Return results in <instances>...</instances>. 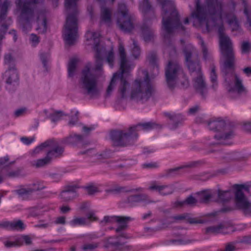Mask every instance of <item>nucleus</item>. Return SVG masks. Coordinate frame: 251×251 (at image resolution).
I'll return each instance as SVG.
<instances>
[{
  "label": "nucleus",
  "mask_w": 251,
  "mask_h": 251,
  "mask_svg": "<svg viewBox=\"0 0 251 251\" xmlns=\"http://www.w3.org/2000/svg\"><path fill=\"white\" fill-rule=\"evenodd\" d=\"M230 1L231 11L228 12L224 10L223 0H204L203 4H201V0H196L195 10L191 13V17L198 20L203 33L210 32L213 27H218L220 49L224 58L222 72L225 75L228 70L234 69L235 57L231 40L224 32L223 19H226L233 31L239 28L237 18L232 12L235 4L233 0Z\"/></svg>",
  "instance_id": "obj_1"
},
{
  "label": "nucleus",
  "mask_w": 251,
  "mask_h": 251,
  "mask_svg": "<svg viewBox=\"0 0 251 251\" xmlns=\"http://www.w3.org/2000/svg\"><path fill=\"white\" fill-rule=\"evenodd\" d=\"M160 3L162 8V29L163 37L165 42L168 41L169 45V60H172L177 56V52L176 47L171 44L170 39L176 30L184 32L186 29L180 22V16L174 3L170 0H161Z\"/></svg>",
  "instance_id": "obj_2"
},
{
  "label": "nucleus",
  "mask_w": 251,
  "mask_h": 251,
  "mask_svg": "<svg viewBox=\"0 0 251 251\" xmlns=\"http://www.w3.org/2000/svg\"><path fill=\"white\" fill-rule=\"evenodd\" d=\"M120 57V72L113 74L110 82L107 87L106 93V97L110 96L116 82L118 83V92L122 99L126 97V90L129 88L130 84L126 79V77L130 75L131 65L128 62L125 48L123 46H120L119 48Z\"/></svg>",
  "instance_id": "obj_3"
},
{
  "label": "nucleus",
  "mask_w": 251,
  "mask_h": 251,
  "mask_svg": "<svg viewBox=\"0 0 251 251\" xmlns=\"http://www.w3.org/2000/svg\"><path fill=\"white\" fill-rule=\"evenodd\" d=\"M65 7L66 13L65 23L63 35L66 44L72 46L78 37V10L76 0H65Z\"/></svg>",
  "instance_id": "obj_4"
},
{
  "label": "nucleus",
  "mask_w": 251,
  "mask_h": 251,
  "mask_svg": "<svg viewBox=\"0 0 251 251\" xmlns=\"http://www.w3.org/2000/svg\"><path fill=\"white\" fill-rule=\"evenodd\" d=\"M209 129L218 133L214 135V138L219 141V144L222 145H230L231 142L228 141L233 136V132L229 130L230 128L234 126L230 122L226 123L221 118L213 119L208 123Z\"/></svg>",
  "instance_id": "obj_5"
},
{
  "label": "nucleus",
  "mask_w": 251,
  "mask_h": 251,
  "mask_svg": "<svg viewBox=\"0 0 251 251\" xmlns=\"http://www.w3.org/2000/svg\"><path fill=\"white\" fill-rule=\"evenodd\" d=\"M144 80L135 79L131 89L130 98L137 101H147L151 96L153 89L150 82L148 73L145 72Z\"/></svg>",
  "instance_id": "obj_6"
},
{
  "label": "nucleus",
  "mask_w": 251,
  "mask_h": 251,
  "mask_svg": "<svg viewBox=\"0 0 251 251\" xmlns=\"http://www.w3.org/2000/svg\"><path fill=\"white\" fill-rule=\"evenodd\" d=\"M127 228V225L121 224L115 231L118 234L108 237L103 241V247L105 249H111L112 251H130L132 249V246L126 242H122L121 238L129 239V237L125 232H120Z\"/></svg>",
  "instance_id": "obj_7"
},
{
  "label": "nucleus",
  "mask_w": 251,
  "mask_h": 251,
  "mask_svg": "<svg viewBox=\"0 0 251 251\" xmlns=\"http://www.w3.org/2000/svg\"><path fill=\"white\" fill-rule=\"evenodd\" d=\"M234 189V202L237 209L241 210L246 215H251V201L245 196L243 190L250 193V184H235L232 186Z\"/></svg>",
  "instance_id": "obj_8"
},
{
  "label": "nucleus",
  "mask_w": 251,
  "mask_h": 251,
  "mask_svg": "<svg viewBox=\"0 0 251 251\" xmlns=\"http://www.w3.org/2000/svg\"><path fill=\"white\" fill-rule=\"evenodd\" d=\"M91 66L90 62L86 64L81 72L80 81L86 94L91 98H95L99 96L100 91L97 87V77L91 72Z\"/></svg>",
  "instance_id": "obj_9"
},
{
  "label": "nucleus",
  "mask_w": 251,
  "mask_h": 251,
  "mask_svg": "<svg viewBox=\"0 0 251 251\" xmlns=\"http://www.w3.org/2000/svg\"><path fill=\"white\" fill-rule=\"evenodd\" d=\"M136 126H131L128 132H123L122 130H114L110 133V138L115 146L125 147L130 144V141L137 138L138 134L135 132Z\"/></svg>",
  "instance_id": "obj_10"
},
{
  "label": "nucleus",
  "mask_w": 251,
  "mask_h": 251,
  "mask_svg": "<svg viewBox=\"0 0 251 251\" xmlns=\"http://www.w3.org/2000/svg\"><path fill=\"white\" fill-rule=\"evenodd\" d=\"M182 71V67L176 61L169 60L165 68L166 80L168 87L172 90L176 86L178 75Z\"/></svg>",
  "instance_id": "obj_11"
},
{
  "label": "nucleus",
  "mask_w": 251,
  "mask_h": 251,
  "mask_svg": "<svg viewBox=\"0 0 251 251\" xmlns=\"http://www.w3.org/2000/svg\"><path fill=\"white\" fill-rule=\"evenodd\" d=\"M117 23L119 28L125 32H129L134 28L132 18L130 15L119 16Z\"/></svg>",
  "instance_id": "obj_12"
},
{
  "label": "nucleus",
  "mask_w": 251,
  "mask_h": 251,
  "mask_svg": "<svg viewBox=\"0 0 251 251\" xmlns=\"http://www.w3.org/2000/svg\"><path fill=\"white\" fill-rule=\"evenodd\" d=\"M197 75V77L195 78L194 87L197 93L200 94L203 98L205 99L207 93V88L203 78L202 73Z\"/></svg>",
  "instance_id": "obj_13"
},
{
  "label": "nucleus",
  "mask_w": 251,
  "mask_h": 251,
  "mask_svg": "<svg viewBox=\"0 0 251 251\" xmlns=\"http://www.w3.org/2000/svg\"><path fill=\"white\" fill-rule=\"evenodd\" d=\"M182 52L184 55L185 63L200 59L198 52L191 44L184 45Z\"/></svg>",
  "instance_id": "obj_14"
},
{
  "label": "nucleus",
  "mask_w": 251,
  "mask_h": 251,
  "mask_svg": "<svg viewBox=\"0 0 251 251\" xmlns=\"http://www.w3.org/2000/svg\"><path fill=\"white\" fill-rule=\"evenodd\" d=\"M228 92L233 94H237L238 96L247 93V90L243 86L242 80L237 75L235 76L234 86L229 89Z\"/></svg>",
  "instance_id": "obj_15"
},
{
  "label": "nucleus",
  "mask_w": 251,
  "mask_h": 251,
  "mask_svg": "<svg viewBox=\"0 0 251 251\" xmlns=\"http://www.w3.org/2000/svg\"><path fill=\"white\" fill-rule=\"evenodd\" d=\"M139 7L145 16L147 17L149 14H151L152 17H154V9L149 0H142L139 2Z\"/></svg>",
  "instance_id": "obj_16"
},
{
  "label": "nucleus",
  "mask_w": 251,
  "mask_h": 251,
  "mask_svg": "<svg viewBox=\"0 0 251 251\" xmlns=\"http://www.w3.org/2000/svg\"><path fill=\"white\" fill-rule=\"evenodd\" d=\"M34 11L29 6V3L25 2L24 3L22 11L21 16L25 23H29L30 20L33 17Z\"/></svg>",
  "instance_id": "obj_17"
},
{
  "label": "nucleus",
  "mask_w": 251,
  "mask_h": 251,
  "mask_svg": "<svg viewBox=\"0 0 251 251\" xmlns=\"http://www.w3.org/2000/svg\"><path fill=\"white\" fill-rule=\"evenodd\" d=\"M127 201L128 203L139 202L140 201H145L146 203L155 202L154 201L150 200L148 195L144 194L129 196L127 198Z\"/></svg>",
  "instance_id": "obj_18"
},
{
  "label": "nucleus",
  "mask_w": 251,
  "mask_h": 251,
  "mask_svg": "<svg viewBox=\"0 0 251 251\" xmlns=\"http://www.w3.org/2000/svg\"><path fill=\"white\" fill-rule=\"evenodd\" d=\"M198 202V198L196 199L192 195H189L183 201H176L174 203L175 207H182L185 205H187L189 207H194L196 206Z\"/></svg>",
  "instance_id": "obj_19"
},
{
  "label": "nucleus",
  "mask_w": 251,
  "mask_h": 251,
  "mask_svg": "<svg viewBox=\"0 0 251 251\" xmlns=\"http://www.w3.org/2000/svg\"><path fill=\"white\" fill-rule=\"evenodd\" d=\"M226 228L225 225L223 223H221L216 226L207 227L205 228V234L206 235L218 234L219 233L226 234V232H223V230Z\"/></svg>",
  "instance_id": "obj_20"
},
{
  "label": "nucleus",
  "mask_w": 251,
  "mask_h": 251,
  "mask_svg": "<svg viewBox=\"0 0 251 251\" xmlns=\"http://www.w3.org/2000/svg\"><path fill=\"white\" fill-rule=\"evenodd\" d=\"M185 64L191 74L195 73L196 75H198L202 73L200 59L189 61Z\"/></svg>",
  "instance_id": "obj_21"
},
{
  "label": "nucleus",
  "mask_w": 251,
  "mask_h": 251,
  "mask_svg": "<svg viewBox=\"0 0 251 251\" xmlns=\"http://www.w3.org/2000/svg\"><path fill=\"white\" fill-rule=\"evenodd\" d=\"M197 195L198 202L207 204L209 203L212 197L210 190H204L196 194Z\"/></svg>",
  "instance_id": "obj_22"
},
{
  "label": "nucleus",
  "mask_w": 251,
  "mask_h": 251,
  "mask_svg": "<svg viewBox=\"0 0 251 251\" xmlns=\"http://www.w3.org/2000/svg\"><path fill=\"white\" fill-rule=\"evenodd\" d=\"M201 164V162L200 161H194L190 163L189 164L182 166L179 167H176L173 169H169L166 171V176H169L171 175L173 173H175L177 171H179L180 169H183V168H195L200 165Z\"/></svg>",
  "instance_id": "obj_23"
},
{
  "label": "nucleus",
  "mask_w": 251,
  "mask_h": 251,
  "mask_svg": "<svg viewBox=\"0 0 251 251\" xmlns=\"http://www.w3.org/2000/svg\"><path fill=\"white\" fill-rule=\"evenodd\" d=\"M64 148L60 146H56L52 149L48 151L47 156L50 158V161L53 158H57L61 156L64 152Z\"/></svg>",
  "instance_id": "obj_24"
},
{
  "label": "nucleus",
  "mask_w": 251,
  "mask_h": 251,
  "mask_svg": "<svg viewBox=\"0 0 251 251\" xmlns=\"http://www.w3.org/2000/svg\"><path fill=\"white\" fill-rule=\"evenodd\" d=\"M173 219L176 220H182L186 219L190 224H203L204 223L203 220H197L196 218L190 217V214L189 213H184L182 215L175 216L173 217Z\"/></svg>",
  "instance_id": "obj_25"
},
{
  "label": "nucleus",
  "mask_w": 251,
  "mask_h": 251,
  "mask_svg": "<svg viewBox=\"0 0 251 251\" xmlns=\"http://www.w3.org/2000/svg\"><path fill=\"white\" fill-rule=\"evenodd\" d=\"M233 194L231 190L226 191L218 190V197L219 199L223 202L229 201L232 198Z\"/></svg>",
  "instance_id": "obj_26"
},
{
  "label": "nucleus",
  "mask_w": 251,
  "mask_h": 251,
  "mask_svg": "<svg viewBox=\"0 0 251 251\" xmlns=\"http://www.w3.org/2000/svg\"><path fill=\"white\" fill-rule=\"evenodd\" d=\"M142 33L146 42L151 41L153 38L154 33L152 30L149 26L143 25L141 27Z\"/></svg>",
  "instance_id": "obj_27"
},
{
  "label": "nucleus",
  "mask_w": 251,
  "mask_h": 251,
  "mask_svg": "<svg viewBox=\"0 0 251 251\" xmlns=\"http://www.w3.org/2000/svg\"><path fill=\"white\" fill-rule=\"evenodd\" d=\"M78 59L76 58H73L70 59L68 64V76H74L77 68Z\"/></svg>",
  "instance_id": "obj_28"
},
{
  "label": "nucleus",
  "mask_w": 251,
  "mask_h": 251,
  "mask_svg": "<svg viewBox=\"0 0 251 251\" xmlns=\"http://www.w3.org/2000/svg\"><path fill=\"white\" fill-rule=\"evenodd\" d=\"M100 18L101 20L106 23L110 24L111 22V10L105 7H100Z\"/></svg>",
  "instance_id": "obj_29"
},
{
  "label": "nucleus",
  "mask_w": 251,
  "mask_h": 251,
  "mask_svg": "<svg viewBox=\"0 0 251 251\" xmlns=\"http://www.w3.org/2000/svg\"><path fill=\"white\" fill-rule=\"evenodd\" d=\"M45 188V186L38 187L36 189L33 188H28L25 189L22 187V186H20V188L15 191V192L19 196H23L25 195H28L32 193L35 191H40Z\"/></svg>",
  "instance_id": "obj_30"
},
{
  "label": "nucleus",
  "mask_w": 251,
  "mask_h": 251,
  "mask_svg": "<svg viewBox=\"0 0 251 251\" xmlns=\"http://www.w3.org/2000/svg\"><path fill=\"white\" fill-rule=\"evenodd\" d=\"M83 139V136L81 135L75 134L70 135L64 138L62 143L67 144H75L78 142H81Z\"/></svg>",
  "instance_id": "obj_31"
},
{
  "label": "nucleus",
  "mask_w": 251,
  "mask_h": 251,
  "mask_svg": "<svg viewBox=\"0 0 251 251\" xmlns=\"http://www.w3.org/2000/svg\"><path fill=\"white\" fill-rule=\"evenodd\" d=\"M95 50L96 51V54L95 55L96 59L95 70L99 71L101 70L102 68L103 59L102 57V51L103 50Z\"/></svg>",
  "instance_id": "obj_32"
},
{
  "label": "nucleus",
  "mask_w": 251,
  "mask_h": 251,
  "mask_svg": "<svg viewBox=\"0 0 251 251\" xmlns=\"http://www.w3.org/2000/svg\"><path fill=\"white\" fill-rule=\"evenodd\" d=\"M148 59L150 64L152 66L154 69H156L157 72H158L159 66L157 63V54L154 52H151L148 56Z\"/></svg>",
  "instance_id": "obj_33"
},
{
  "label": "nucleus",
  "mask_w": 251,
  "mask_h": 251,
  "mask_svg": "<svg viewBox=\"0 0 251 251\" xmlns=\"http://www.w3.org/2000/svg\"><path fill=\"white\" fill-rule=\"evenodd\" d=\"M9 5V2L8 0H5L1 6L0 13V20L1 21L5 19L7 11Z\"/></svg>",
  "instance_id": "obj_34"
},
{
  "label": "nucleus",
  "mask_w": 251,
  "mask_h": 251,
  "mask_svg": "<svg viewBox=\"0 0 251 251\" xmlns=\"http://www.w3.org/2000/svg\"><path fill=\"white\" fill-rule=\"evenodd\" d=\"M92 37L93 38V39L94 40V50H104V49L103 48H101L100 46V34L99 33L97 32H92Z\"/></svg>",
  "instance_id": "obj_35"
},
{
  "label": "nucleus",
  "mask_w": 251,
  "mask_h": 251,
  "mask_svg": "<svg viewBox=\"0 0 251 251\" xmlns=\"http://www.w3.org/2000/svg\"><path fill=\"white\" fill-rule=\"evenodd\" d=\"M8 72L10 73L6 80L7 83L10 84L13 82H16L19 79L18 75L14 68H13L12 70H11V69H9Z\"/></svg>",
  "instance_id": "obj_36"
},
{
  "label": "nucleus",
  "mask_w": 251,
  "mask_h": 251,
  "mask_svg": "<svg viewBox=\"0 0 251 251\" xmlns=\"http://www.w3.org/2000/svg\"><path fill=\"white\" fill-rule=\"evenodd\" d=\"M52 143V141L48 140V141H47L42 143L41 145H40L39 146L37 147L34 149V150L33 151V153L34 154L39 153L40 151H43V150L45 148L50 146Z\"/></svg>",
  "instance_id": "obj_37"
},
{
  "label": "nucleus",
  "mask_w": 251,
  "mask_h": 251,
  "mask_svg": "<svg viewBox=\"0 0 251 251\" xmlns=\"http://www.w3.org/2000/svg\"><path fill=\"white\" fill-rule=\"evenodd\" d=\"M64 115H66V114H64L62 111H55L53 113L50 114L49 117L52 122L55 123Z\"/></svg>",
  "instance_id": "obj_38"
},
{
  "label": "nucleus",
  "mask_w": 251,
  "mask_h": 251,
  "mask_svg": "<svg viewBox=\"0 0 251 251\" xmlns=\"http://www.w3.org/2000/svg\"><path fill=\"white\" fill-rule=\"evenodd\" d=\"M25 226L22 221L19 220L15 222H11V229L12 230H23Z\"/></svg>",
  "instance_id": "obj_39"
},
{
  "label": "nucleus",
  "mask_w": 251,
  "mask_h": 251,
  "mask_svg": "<svg viewBox=\"0 0 251 251\" xmlns=\"http://www.w3.org/2000/svg\"><path fill=\"white\" fill-rule=\"evenodd\" d=\"M118 11L120 14V16H126L129 15L128 13L126 6L124 2H120L118 3Z\"/></svg>",
  "instance_id": "obj_40"
},
{
  "label": "nucleus",
  "mask_w": 251,
  "mask_h": 251,
  "mask_svg": "<svg viewBox=\"0 0 251 251\" xmlns=\"http://www.w3.org/2000/svg\"><path fill=\"white\" fill-rule=\"evenodd\" d=\"M50 161V158L47 155L45 158L37 160L36 164V167L39 168L44 166L45 165L49 164Z\"/></svg>",
  "instance_id": "obj_41"
},
{
  "label": "nucleus",
  "mask_w": 251,
  "mask_h": 251,
  "mask_svg": "<svg viewBox=\"0 0 251 251\" xmlns=\"http://www.w3.org/2000/svg\"><path fill=\"white\" fill-rule=\"evenodd\" d=\"M71 224L73 226L84 225L86 224V220L85 218H75L71 221Z\"/></svg>",
  "instance_id": "obj_42"
},
{
  "label": "nucleus",
  "mask_w": 251,
  "mask_h": 251,
  "mask_svg": "<svg viewBox=\"0 0 251 251\" xmlns=\"http://www.w3.org/2000/svg\"><path fill=\"white\" fill-rule=\"evenodd\" d=\"M217 75L215 72V66L213 65L211 68V72L210 75L211 81L213 83L212 87L215 89V86H217Z\"/></svg>",
  "instance_id": "obj_43"
},
{
  "label": "nucleus",
  "mask_w": 251,
  "mask_h": 251,
  "mask_svg": "<svg viewBox=\"0 0 251 251\" xmlns=\"http://www.w3.org/2000/svg\"><path fill=\"white\" fill-rule=\"evenodd\" d=\"M168 186L167 185H162V186H159L158 187L157 191L159 192V193L162 195H167L169 194H171L173 193L174 190L173 188H170L169 189L168 191L166 192H164V190L165 188H168Z\"/></svg>",
  "instance_id": "obj_44"
},
{
  "label": "nucleus",
  "mask_w": 251,
  "mask_h": 251,
  "mask_svg": "<svg viewBox=\"0 0 251 251\" xmlns=\"http://www.w3.org/2000/svg\"><path fill=\"white\" fill-rule=\"evenodd\" d=\"M251 49V45L248 41H244L241 45V51L242 53H248Z\"/></svg>",
  "instance_id": "obj_45"
},
{
  "label": "nucleus",
  "mask_w": 251,
  "mask_h": 251,
  "mask_svg": "<svg viewBox=\"0 0 251 251\" xmlns=\"http://www.w3.org/2000/svg\"><path fill=\"white\" fill-rule=\"evenodd\" d=\"M133 48L132 50V54L135 58H137L140 54V49L137 46V44L134 40H133Z\"/></svg>",
  "instance_id": "obj_46"
},
{
  "label": "nucleus",
  "mask_w": 251,
  "mask_h": 251,
  "mask_svg": "<svg viewBox=\"0 0 251 251\" xmlns=\"http://www.w3.org/2000/svg\"><path fill=\"white\" fill-rule=\"evenodd\" d=\"M61 199L65 201H68L72 200L74 197L70 193L62 191L60 194Z\"/></svg>",
  "instance_id": "obj_47"
},
{
  "label": "nucleus",
  "mask_w": 251,
  "mask_h": 251,
  "mask_svg": "<svg viewBox=\"0 0 251 251\" xmlns=\"http://www.w3.org/2000/svg\"><path fill=\"white\" fill-rule=\"evenodd\" d=\"M84 188L87 191L88 195H92L95 193L98 192V188L94 185H89L85 186Z\"/></svg>",
  "instance_id": "obj_48"
},
{
  "label": "nucleus",
  "mask_w": 251,
  "mask_h": 251,
  "mask_svg": "<svg viewBox=\"0 0 251 251\" xmlns=\"http://www.w3.org/2000/svg\"><path fill=\"white\" fill-rule=\"evenodd\" d=\"M130 220L129 217L115 216V221L121 224L127 225V223Z\"/></svg>",
  "instance_id": "obj_49"
},
{
  "label": "nucleus",
  "mask_w": 251,
  "mask_h": 251,
  "mask_svg": "<svg viewBox=\"0 0 251 251\" xmlns=\"http://www.w3.org/2000/svg\"><path fill=\"white\" fill-rule=\"evenodd\" d=\"M242 3L244 6V13L247 16L248 21L249 23V25L251 27V15L250 16L249 14V12L247 7V3L245 0H243Z\"/></svg>",
  "instance_id": "obj_50"
},
{
  "label": "nucleus",
  "mask_w": 251,
  "mask_h": 251,
  "mask_svg": "<svg viewBox=\"0 0 251 251\" xmlns=\"http://www.w3.org/2000/svg\"><path fill=\"white\" fill-rule=\"evenodd\" d=\"M99 246V244L97 243H93V244H88L84 245L82 249L84 251H86L87 250L93 251L95 249L97 248Z\"/></svg>",
  "instance_id": "obj_51"
},
{
  "label": "nucleus",
  "mask_w": 251,
  "mask_h": 251,
  "mask_svg": "<svg viewBox=\"0 0 251 251\" xmlns=\"http://www.w3.org/2000/svg\"><path fill=\"white\" fill-rule=\"evenodd\" d=\"M156 124L155 123L148 122L143 124H140L136 126L137 127L138 126H141L143 127L144 129H149L153 128Z\"/></svg>",
  "instance_id": "obj_52"
},
{
  "label": "nucleus",
  "mask_w": 251,
  "mask_h": 251,
  "mask_svg": "<svg viewBox=\"0 0 251 251\" xmlns=\"http://www.w3.org/2000/svg\"><path fill=\"white\" fill-rule=\"evenodd\" d=\"M114 59V55L113 51H110L108 52L106 58V61L111 67L113 66V62Z\"/></svg>",
  "instance_id": "obj_53"
},
{
  "label": "nucleus",
  "mask_w": 251,
  "mask_h": 251,
  "mask_svg": "<svg viewBox=\"0 0 251 251\" xmlns=\"http://www.w3.org/2000/svg\"><path fill=\"white\" fill-rule=\"evenodd\" d=\"M201 45L202 46V52H203V58L204 60H206L207 59V56H208V51H207V49L204 44L203 40L201 39Z\"/></svg>",
  "instance_id": "obj_54"
},
{
  "label": "nucleus",
  "mask_w": 251,
  "mask_h": 251,
  "mask_svg": "<svg viewBox=\"0 0 251 251\" xmlns=\"http://www.w3.org/2000/svg\"><path fill=\"white\" fill-rule=\"evenodd\" d=\"M77 188H78V187L75 185H69L66 186L65 189L63 191L70 194V193H75V190Z\"/></svg>",
  "instance_id": "obj_55"
},
{
  "label": "nucleus",
  "mask_w": 251,
  "mask_h": 251,
  "mask_svg": "<svg viewBox=\"0 0 251 251\" xmlns=\"http://www.w3.org/2000/svg\"><path fill=\"white\" fill-rule=\"evenodd\" d=\"M21 172V170L20 169H18L15 171L9 172L7 174V176L9 177H17L20 176Z\"/></svg>",
  "instance_id": "obj_56"
},
{
  "label": "nucleus",
  "mask_w": 251,
  "mask_h": 251,
  "mask_svg": "<svg viewBox=\"0 0 251 251\" xmlns=\"http://www.w3.org/2000/svg\"><path fill=\"white\" fill-rule=\"evenodd\" d=\"M124 191H125V187H117L115 189L107 190H106V192L107 193H120Z\"/></svg>",
  "instance_id": "obj_57"
},
{
  "label": "nucleus",
  "mask_w": 251,
  "mask_h": 251,
  "mask_svg": "<svg viewBox=\"0 0 251 251\" xmlns=\"http://www.w3.org/2000/svg\"><path fill=\"white\" fill-rule=\"evenodd\" d=\"M170 242L172 243H177L179 245H182V244H188L192 242V240H187L186 241H184L182 239H178V240H172L170 241Z\"/></svg>",
  "instance_id": "obj_58"
},
{
  "label": "nucleus",
  "mask_w": 251,
  "mask_h": 251,
  "mask_svg": "<svg viewBox=\"0 0 251 251\" xmlns=\"http://www.w3.org/2000/svg\"><path fill=\"white\" fill-rule=\"evenodd\" d=\"M40 58L44 67H45L46 71H47V57L45 54H41L40 55Z\"/></svg>",
  "instance_id": "obj_59"
},
{
  "label": "nucleus",
  "mask_w": 251,
  "mask_h": 251,
  "mask_svg": "<svg viewBox=\"0 0 251 251\" xmlns=\"http://www.w3.org/2000/svg\"><path fill=\"white\" fill-rule=\"evenodd\" d=\"M13 61V58L11 54H6L4 56V62L5 64H10Z\"/></svg>",
  "instance_id": "obj_60"
},
{
  "label": "nucleus",
  "mask_w": 251,
  "mask_h": 251,
  "mask_svg": "<svg viewBox=\"0 0 251 251\" xmlns=\"http://www.w3.org/2000/svg\"><path fill=\"white\" fill-rule=\"evenodd\" d=\"M235 250V247L233 243H228L225 248V251H234Z\"/></svg>",
  "instance_id": "obj_61"
},
{
  "label": "nucleus",
  "mask_w": 251,
  "mask_h": 251,
  "mask_svg": "<svg viewBox=\"0 0 251 251\" xmlns=\"http://www.w3.org/2000/svg\"><path fill=\"white\" fill-rule=\"evenodd\" d=\"M157 164L156 163H145L143 165L144 168H155L157 167Z\"/></svg>",
  "instance_id": "obj_62"
},
{
  "label": "nucleus",
  "mask_w": 251,
  "mask_h": 251,
  "mask_svg": "<svg viewBox=\"0 0 251 251\" xmlns=\"http://www.w3.org/2000/svg\"><path fill=\"white\" fill-rule=\"evenodd\" d=\"M56 224L64 225L66 223V218L64 216L59 217L57 218L55 221Z\"/></svg>",
  "instance_id": "obj_63"
},
{
  "label": "nucleus",
  "mask_w": 251,
  "mask_h": 251,
  "mask_svg": "<svg viewBox=\"0 0 251 251\" xmlns=\"http://www.w3.org/2000/svg\"><path fill=\"white\" fill-rule=\"evenodd\" d=\"M8 25L5 24H2L0 28V34H3L4 36H5V34L6 33Z\"/></svg>",
  "instance_id": "obj_64"
}]
</instances>
